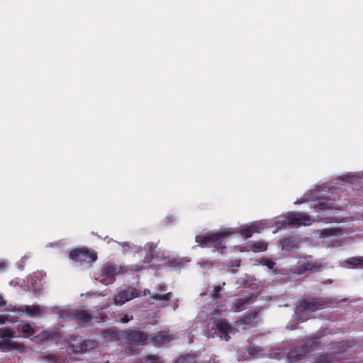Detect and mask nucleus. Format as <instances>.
Masks as SVG:
<instances>
[{
    "instance_id": "f257e3e1",
    "label": "nucleus",
    "mask_w": 363,
    "mask_h": 363,
    "mask_svg": "<svg viewBox=\"0 0 363 363\" xmlns=\"http://www.w3.org/2000/svg\"><path fill=\"white\" fill-rule=\"evenodd\" d=\"M325 303L323 300L315 297H307L301 299L296 307L295 318L300 322L308 320L306 315L316 311Z\"/></svg>"
},
{
    "instance_id": "f03ea898",
    "label": "nucleus",
    "mask_w": 363,
    "mask_h": 363,
    "mask_svg": "<svg viewBox=\"0 0 363 363\" xmlns=\"http://www.w3.org/2000/svg\"><path fill=\"white\" fill-rule=\"evenodd\" d=\"M233 333V326L226 320L222 318L216 319L212 323H208L206 330L207 337L218 336L225 341L229 340V335Z\"/></svg>"
},
{
    "instance_id": "7ed1b4c3",
    "label": "nucleus",
    "mask_w": 363,
    "mask_h": 363,
    "mask_svg": "<svg viewBox=\"0 0 363 363\" xmlns=\"http://www.w3.org/2000/svg\"><path fill=\"white\" fill-rule=\"evenodd\" d=\"M231 233H233L232 230H225L207 235H198L196 237V241L202 247L213 246L217 249L223 248L225 238Z\"/></svg>"
},
{
    "instance_id": "20e7f679",
    "label": "nucleus",
    "mask_w": 363,
    "mask_h": 363,
    "mask_svg": "<svg viewBox=\"0 0 363 363\" xmlns=\"http://www.w3.org/2000/svg\"><path fill=\"white\" fill-rule=\"evenodd\" d=\"M312 223L311 218L303 213L297 212H290L282 218L281 220L276 222V225L279 228V225L285 226L286 225L299 227L301 225H309Z\"/></svg>"
},
{
    "instance_id": "39448f33",
    "label": "nucleus",
    "mask_w": 363,
    "mask_h": 363,
    "mask_svg": "<svg viewBox=\"0 0 363 363\" xmlns=\"http://www.w3.org/2000/svg\"><path fill=\"white\" fill-rule=\"evenodd\" d=\"M69 258L79 264H89L95 262L97 255L94 252H90L87 249H76L69 252Z\"/></svg>"
},
{
    "instance_id": "423d86ee",
    "label": "nucleus",
    "mask_w": 363,
    "mask_h": 363,
    "mask_svg": "<svg viewBox=\"0 0 363 363\" xmlns=\"http://www.w3.org/2000/svg\"><path fill=\"white\" fill-rule=\"evenodd\" d=\"M121 268L111 263L106 264L101 269L99 281L106 285L112 284L116 277L121 273Z\"/></svg>"
},
{
    "instance_id": "0eeeda50",
    "label": "nucleus",
    "mask_w": 363,
    "mask_h": 363,
    "mask_svg": "<svg viewBox=\"0 0 363 363\" xmlns=\"http://www.w3.org/2000/svg\"><path fill=\"white\" fill-rule=\"evenodd\" d=\"M140 294L138 290L133 286H128L121 290L113 298V303L116 306H122L128 301L138 297Z\"/></svg>"
},
{
    "instance_id": "6e6552de",
    "label": "nucleus",
    "mask_w": 363,
    "mask_h": 363,
    "mask_svg": "<svg viewBox=\"0 0 363 363\" xmlns=\"http://www.w3.org/2000/svg\"><path fill=\"white\" fill-rule=\"evenodd\" d=\"M322 267V264L317 260L300 261L296 267L295 272L298 274H303L306 272H317Z\"/></svg>"
},
{
    "instance_id": "1a4fd4ad",
    "label": "nucleus",
    "mask_w": 363,
    "mask_h": 363,
    "mask_svg": "<svg viewBox=\"0 0 363 363\" xmlns=\"http://www.w3.org/2000/svg\"><path fill=\"white\" fill-rule=\"evenodd\" d=\"M68 317L81 323H88L92 320L91 311L87 310H72L68 313Z\"/></svg>"
},
{
    "instance_id": "9d476101",
    "label": "nucleus",
    "mask_w": 363,
    "mask_h": 363,
    "mask_svg": "<svg viewBox=\"0 0 363 363\" xmlns=\"http://www.w3.org/2000/svg\"><path fill=\"white\" fill-rule=\"evenodd\" d=\"M12 311H18V313H26L30 317H39L45 313L44 308L39 305L20 306L18 308H14Z\"/></svg>"
},
{
    "instance_id": "9b49d317",
    "label": "nucleus",
    "mask_w": 363,
    "mask_h": 363,
    "mask_svg": "<svg viewBox=\"0 0 363 363\" xmlns=\"http://www.w3.org/2000/svg\"><path fill=\"white\" fill-rule=\"evenodd\" d=\"M96 346V343L94 340L74 341L71 343L69 347L75 354H81L89 350L93 349Z\"/></svg>"
},
{
    "instance_id": "f8f14e48",
    "label": "nucleus",
    "mask_w": 363,
    "mask_h": 363,
    "mask_svg": "<svg viewBox=\"0 0 363 363\" xmlns=\"http://www.w3.org/2000/svg\"><path fill=\"white\" fill-rule=\"evenodd\" d=\"M258 322V315L257 313H250L240 320L235 322V324L242 330L249 329L254 327Z\"/></svg>"
},
{
    "instance_id": "ddd939ff",
    "label": "nucleus",
    "mask_w": 363,
    "mask_h": 363,
    "mask_svg": "<svg viewBox=\"0 0 363 363\" xmlns=\"http://www.w3.org/2000/svg\"><path fill=\"white\" fill-rule=\"evenodd\" d=\"M157 245L153 242L147 243L144 247L145 255L144 257V262L150 263L154 259H159V252H156Z\"/></svg>"
},
{
    "instance_id": "4468645a",
    "label": "nucleus",
    "mask_w": 363,
    "mask_h": 363,
    "mask_svg": "<svg viewBox=\"0 0 363 363\" xmlns=\"http://www.w3.org/2000/svg\"><path fill=\"white\" fill-rule=\"evenodd\" d=\"M335 230L325 229L320 233V237L324 239L323 242L327 247L337 246V238L335 236Z\"/></svg>"
},
{
    "instance_id": "2eb2a0df",
    "label": "nucleus",
    "mask_w": 363,
    "mask_h": 363,
    "mask_svg": "<svg viewBox=\"0 0 363 363\" xmlns=\"http://www.w3.org/2000/svg\"><path fill=\"white\" fill-rule=\"evenodd\" d=\"M298 241L294 237H289L281 241V249L286 251H294L298 248Z\"/></svg>"
},
{
    "instance_id": "dca6fc26",
    "label": "nucleus",
    "mask_w": 363,
    "mask_h": 363,
    "mask_svg": "<svg viewBox=\"0 0 363 363\" xmlns=\"http://www.w3.org/2000/svg\"><path fill=\"white\" fill-rule=\"evenodd\" d=\"M260 224L261 223H254L250 226L242 227L240 229L239 232L243 238H249L252 235L253 233H259L257 228Z\"/></svg>"
},
{
    "instance_id": "f3484780",
    "label": "nucleus",
    "mask_w": 363,
    "mask_h": 363,
    "mask_svg": "<svg viewBox=\"0 0 363 363\" xmlns=\"http://www.w3.org/2000/svg\"><path fill=\"white\" fill-rule=\"evenodd\" d=\"M146 335L140 331H133L128 335V338L138 345H143L146 341Z\"/></svg>"
},
{
    "instance_id": "a211bd4d",
    "label": "nucleus",
    "mask_w": 363,
    "mask_h": 363,
    "mask_svg": "<svg viewBox=\"0 0 363 363\" xmlns=\"http://www.w3.org/2000/svg\"><path fill=\"white\" fill-rule=\"evenodd\" d=\"M22 347V345L21 343H17L15 342H13L10 339H2L0 340V348L1 349H16V350H21Z\"/></svg>"
},
{
    "instance_id": "6ab92c4d",
    "label": "nucleus",
    "mask_w": 363,
    "mask_h": 363,
    "mask_svg": "<svg viewBox=\"0 0 363 363\" xmlns=\"http://www.w3.org/2000/svg\"><path fill=\"white\" fill-rule=\"evenodd\" d=\"M172 337L170 335L166 332H159L154 335L153 340L157 343L165 344L170 342Z\"/></svg>"
},
{
    "instance_id": "aec40b11",
    "label": "nucleus",
    "mask_w": 363,
    "mask_h": 363,
    "mask_svg": "<svg viewBox=\"0 0 363 363\" xmlns=\"http://www.w3.org/2000/svg\"><path fill=\"white\" fill-rule=\"evenodd\" d=\"M252 298V296L250 295L235 299L233 302V309L240 311L242 306L250 303V300Z\"/></svg>"
},
{
    "instance_id": "412c9836",
    "label": "nucleus",
    "mask_w": 363,
    "mask_h": 363,
    "mask_svg": "<svg viewBox=\"0 0 363 363\" xmlns=\"http://www.w3.org/2000/svg\"><path fill=\"white\" fill-rule=\"evenodd\" d=\"M42 284V279L39 274H34L31 277V286L35 294L41 291Z\"/></svg>"
},
{
    "instance_id": "4be33fe9",
    "label": "nucleus",
    "mask_w": 363,
    "mask_h": 363,
    "mask_svg": "<svg viewBox=\"0 0 363 363\" xmlns=\"http://www.w3.org/2000/svg\"><path fill=\"white\" fill-rule=\"evenodd\" d=\"M250 248L255 252H264L267 249V243L264 241H255L251 245Z\"/></svg>"
},
{
    "instance_id": "5701e85b",
    "label": "nucleus",
    "mask_w": 363,
    "mask_h": 363,
    "mask_svg": "<svg viewBox=\"0 0 363 363\" xmlns=\"http://www.w3.org/2000/svg\"><path fill=\"white\" fill-rule=\"evenodd\" d=\"M174 363H196V359L194 355L186 354L178 357Z\"/></svg>"
},
{
    "instance_id": "b1692460",
    "label": "nucleus",
    "mask_w": 363,
    "mask_h": 363,
    "mask_svg": "<svg viewBox=\"0 0 363 363\" xmlns=\"http://www.w3.org/2000/svg\"><path fill=\"white\" fill-rule=\"evenodd\" d=\"M345 263L352 267H358L363 264V257H350L345 261Z\"/></svg>"
},
{
    "instance_id": "393cba45",
    "label": "nucleus",
    "mask_w": 363,
    "mask_h": 363,
    "mask_svg": "<svg viewBox=\"0 0 363 363\" xmlns=\"http://www.w3.org/2000/svg\"><path fill=\"white\" fill-rule=\"evenodd\" d=\"M51 338V334L48 332H43L40 334L33 337L30 340L35 342H43Z\"/></svg>"
},
{
    "instance_id": "a878e982",
    "label": "nucleus",
    "mask_w": 363,
    "mask_h": 363,
    "mask_svg": "<svg viewBox=\"0 0 363 363\" xmlns=\"http://www.w3.org/2000/svg\"><path fill=\"white\" fill-rule=\"evenodd\" d=\"M101 335L104 338L111 337L114 339L118 337V332L111 328L101 330Z\"/></svg>"
},
{
    "instance_id": "bb28decb",
    "label": "nucleus",
    "mask_w": 363,
    "mask_h": 363,
    "mask_svg": "<svg viewBox=\"0 0 363 363\" xmlns=\"http://www.w3.org/2000/svg\"><path fill=\"white\" fill-rule=\"evenodd\" d=\"M223 290V288L220 286H216L213 291L210 294L211 297L213 301H215L216 303H218V301L222 298V296L220 295V291Z\"/></svg>"
},
{
    "instance_id": "cd10ccee",
    "label": "nucleus",
    "mask_w": 363,
    "mask_h": 363,
    "mask_svg": "<svg viewBox=\"0 0 363 363\" xmlns=\"http://www.w3.org/2000/svg\"><path fill=\"white\" fill-rule=\"evenodd\" d=\"M14 337V332L10 328H0V338L10 339Z\"/></svg>"
},
{
    "instance_id": "c85d7f7f",
    "label": "nucleus",
    "mask_w": 363,
    "mask_h": 363,
    "mask_svg": "<svg viewBox=\"0 0 363 363\" xmlns=\"http://www.w3.org/2000/svg\"><path fill=\"white\" fill-rule=\"evenodd\" d=\"M172 296L171 292L167 293L165 294H154L152 296V298L155 301H169Z\"/></svg>"
},
{
    "instance_id": "c756f323",
    "label": "nucleus",
    "mask_w": 363,
    "mask_h": 363,
    "mask_svg": "<svg viewBox=\"0 0 363 363\" xmlns=\"http://www.w3.org/2000/svg\"><path fill=\"white\" fill-rule=\"evenodd\" d=\"M22 333L28 336L33 335L35 333V330L31 326L30 324L26 323L22 326Z\"/></svg>"
},
{
    "instance_id": "7c9ffc66",
    "label": "nucleus",
    "mask_w": 363,
    "mask_h": 363,
    "mask_svg": "<svg viewBox=\"0 0 363 363\" xmlns=\"http://www.w3.org/2000/svg\"><path fill=\"white\" fill-rule=\"evenodd\" d=\"M287 357L289 362H294L301 359L303 357V354L301 353H297L296 351H291Z\"/></svg>"
},
{
    "instance_id": "2f4dec72",
    "label": "nucleus",
    "mask_w": 363,
    "mask_h": 363,
    "mask_svg": "<svg viewBox=\"0 0 363 363\" xmlns=\"http://www.w3.org/2000/svg\"><path fill=\"white\" fill-rule=\"evenodd\" d=\"M259 262L262 265L267 266L269 269H272L274 267L275 262L267 258H262L259 260Z\"/></svg>"
},
{
    "instance_id": "473e14b6",
    "label": "nucleus",
    "mask_w": 363,
    "mask_h": 363,
    "mask_svg": "<svg viewBox=\"0 0 363 363\" xmlns=\"http://www.w3.org/2000/svg\"><path fill=\"white\" fill-rule=\"evenodd\" d=\"M44 360L50 363H57L58 357L53 354H46L43 356Z\"/></svg>"
},
{
    "instance_id": "72a5a7b5",
    "label": "nucleus",
    "mask_w": 363,
    "mask_h": 363,
    "mask_svg": "<svg viewBox=\"0 0 363 363\" xmlns=\"http://www.w3.org/2000/svg\"><path fill=\"white\" fill-rule=\"evenodd\" d=\"M262 350L257 346H251L248 349V353L251 356H257L261 354Z\"/></svg>"
},
{
    "instance_id": "f704fd0d",
    "label": "nucleus",
    "mask_w": 363,
    "mask_h": 363,
    "mask_svg": "<svg viewBox=\"0 0 363 363\" xmlns=\"http://www.w3.org/2000/svg\"><path fill=\"white\" fill-rule=\"evenodd\" d=\"M318 342L316 339L311 340L308 343L306 344V347H309L308 350H305L304 352H308L312 350L314 347H317Z\"/></svg>"
},
{
    "instance_id": "c9c22d12",
    "label": "nucleus",
    "mask_w": 363,
    "mask_h": 363,
    "mask_svg": "<svg viewBox=\"0 0 363 363\" xmlns=\"http://www.w3.org/2000/svg\"><path fill=\"white\" fill-rule=\"evenodd\" d=\"M121 246H122L123 250L125 251V252H128V251H130V250H134V249L137 248L135 245H131L129 242H123L121 244Z\"/></svg>"
},
{
    "instance_id": "e433bc0d",
    "label": "nucleus",
    "mask_w": 363,
    "mask_h": 363,
    "mask_svg": "<svg viewBox=\"0 0 363 363\" xmlns=\"http://www.w3.org/2000/svg\"><path fill=\"white\" fill-rule=\"evenodd\" d=\"M146 360L147 362H150V363H161L160 358L154 355L147 356Z\"/></svg>"
},
{
    "instance_id": "4c0bfd02",
    "label": "nucleus",
    "mask_w": 363,
    "mask_h": 363,
    "mask_svg": "<svg viewBox=\"0 0 363 363\" xmlns=\"http://www.w3.org/2000/svg\"><path fill=\"white\" fill-rule=\"evenodd\" d=\"M319 206H320V208L322 209L332 208H333L332 203H328V201H326V202H323H323H320Z\"/></svg>"
},
{
    "instance_id": "58836bf2",
    "label": "nucleus",
    "mask_w": 363,
    "mask_h": 363,
    "mask_svg": "<svg viewBox=\"0 0 363 363\" xmlns=\"http://www.w3.org/2000/svg\"><path fill=\"white\" fill-rule=\"evenodd\" d=\"M133 319V316H129L128 315H125L121 319V322L123 323H128L130 320Z\"/></svg>"
},
{
    "instance_id": "ea45409f",
    "label": "nucleus",
    "mask_w": 363,
    "mask_h": 363,
    "mask_svg": "<svg viewBox=\"0 0 363 363\" xmlns=\"http://www.w3.org/2000/svg\"><path fill=\"white\" fill-rule=\"evenodd\" d=\"M196 363H215V362L214 360H212L210 357L207 356L205 357L203 360Z\"/></svg>"
},
{
    "instance_id": "a19ab883",
    "label": "nucleus",
    "mask_w": 363,
    "mask_h": 363,
    "mask_svg": "<svg viewBox=\"0 0 363 363\" xmlns=\"http://www.w3.org/2000/svg\"><path fill=\"white\" fill-rule=\"evenodd\" d=\"M257 223H261L260 225H258V228H257V230L259 232V230L260 229H263L264 228H265L266 225H265V223L263 222V221H260V222H258Z\"/></svg>"
},
{
    "instance_id": "79ce46f5",
    "label": "nucleus",
    "mask_w": 363,
    "mask_h": 363,
    "mask_svg": "<svg viewBox=\"0 0 363 363\" xmlns=\"http://www.w3.org/2000/svg\"><path fill=\"white\" fill-rule=\"evenodd\" d=\"M181 264V260L180 259H173L171 261V264L173 265V266H177L178 264Z\"/></svg>"
},
{
    "instance_id": "37998d69",
    "label": "nucleus",
    "mask_w": 363,
    "mask_h": 363,
    "mask_svg": "<svg viewBox=\"0 0 363 363\" xmlns=\"http://www.w3.org/2000/svg\"><path fill=\"white\" fill-rule=\"evenodd\" d=\"M6 319L7 318L6 315H0V325L4 324L6 322Z\"/></svg>"
},
{
    "instance_id": "c03bdc74",
    "label": "nucleus",
    "mask_w": 363,
    "mask_h": 363,
    "mask_svg": "<svg viewBox=\"0 0 363 363\" xmlns=\"http://www.w3.org/2000/svg\"><path fill=\"white\" fill-rule=\"evenodd\" d=\"M19 306H13L12 305H9L7 306V308H6V311H13L12 310L16 308V309L18 308ZM16 312H18V311H15Z\"/></svg>"
},
{
    "instance_id": "a18cd8bd",
    "label": "nucleus",
    "mask_w": 363,
    "mask_h": 363,
    "mask_svg": "<svg viewBox=\"0 0 363 363\" xmlns=\"http://www.w3.org/2000/svg\"><path fill=\"white\" fill-rule=\"evenodd\" d=\"M6 305V302L5 301V300L3 298V297L1 296H0V307L1 306H4Z\"/></svg>"
},
{
    "instance_id": "49530a36",
    "label": "nucleus",
    "mask_w": 363,
    "mask_h": 363,
    "mask_svg": "<svg viewBox=\"0 0 363 363\" xmlns=\"http://www.w3.org/2000/svg\"><path fill=\"white\" fill-rule=\"evenodd\" d=\"M6 267V264L4 262H0V271H3Z\"/></svg>"
},
{
    "instance_id": "de8ad7c7",
    "label": "nucleus",
    "mask_w": 363,
    "mask_h": 363,
    "mask_svg": "<svg viewBox=\"0 0 363 363\" xmlns=\"http://www.w3.org/2000/svg\"><path fill=\"white\" fill-rule=\"evenodd\" d=\"M158 289L161 291H165L166 290V286L164 284H161L159 286Z\"/></svg>"
},
{
    "instance_id": "09e8293b",
    "label": "nucleus",
    "mask_w": 363,
    "mask_h": 363,
    "mask_svg": "<svg viewBox=\"0 0 363 363\" xmlns=\"http://www.w3.org/2000/svg\"><path fill=\"white\" fill-rule=\"evenodd\" d=\"M143 294H144L145 296H146L147 294L148 295L151 294L150 291L148 289H145L144 291H143Z\"/></svg>"
}]
</instances>
